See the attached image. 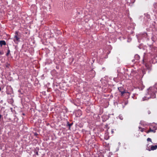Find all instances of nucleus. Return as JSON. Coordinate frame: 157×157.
Here are the masks:
<instances>
[{"label":"nucleus","mask_w":157,"mask_h":157,"mask_svg":"<svg viewBox=\"0 0 157 157\" xmlns=\"http://www.w3.org/2000/svg\"><path fill=\"white\" fill-rule=\"evenodd\" d=\"M156 92V90L154 87H150L148 89V94L150 95V98H155L156 97L155 93Z\"/></svg>","instance_id":"1"},{"label":"nucleus","mask_w":157,"mask_h":157,"mask_svg":"<svg viewBox=\"0 0 157 157\" xmlns=\"http://www.w3.org/2000/svg\"><path fill=\"white\" fill-rule=\"evenodd\" d=\"M19 34V33L18 31H16L15 32V35L13 38V41L16 44H18L20 41V36Z\"/></svg>","instance_id":"2"},{"label":"nucleus","mask_w":157,"mask_h":157,"mask_svg":"<svg viewBox=\"0 0 157 157\" xmlns=\"http://www.w3.org/2000/svg\"><path fill=\"white\" fill-rule=\"evenodd\" d=\"M143 63L145 65L146 67L147 68L148 70H150L151 69L150 66L147 63V59L145 58L144 57H143Z\"/></svg>","instance_id":"3"},{"label":"nucleus","mask_w":157,"mask_h":157,"mask_svg":"<svg viewBox=\"0 0 157 157\" xmlns=\"http://www.w3.org/2000/svg\"><path fill=\"white\" fill-rule=\"evenodd\" d=\"M156 129H157V127H153V126H151L150 127L149 130L148 131H146V132L147 133H148L151 132H152L154 133H155V130Z\"/></svg>","instance_id":"4"},{"label":"nucleus","mask_w":157,"mask_h":157,"mask_svg":"<svg viewBox=\"0 0 157 157\" xmlns=\"http://www.w3.org/2000/svg\"><path fill=\"white\" fill-rule=\"evenodd\" d=\"M118 90L119 91V92L121 93V96H123L124 94L127 93L125 90H123V88L122 87H118Z\"/></svg>","instance_id":"5"},{"label":"nucleus","mask_w":157,"mask_h":157,"mask_svg":"<svg viewBox=\"0 0 157 157\" xmlns=\"http://www.w3.org/2000/svg\"><path fill=\"white\" fill-rule=\"evenodd\" d=\"M157 148V145H155V146L151 145V148H149L148 147L147 148V150L149 151H151V150H156Z\"/></svg>","instance_id":"6"},{"label":"nucleus","mask_w":157,"mask_h":157,"mask_svg":"<svg viewBox=\"0 0 157 157\" xmlns=\"http://www.w3.org/2000/svg\"><path fill=\"white\" fill-rule=\"evenodd\" d=\"M6 42L4 40H1L0 41V45L1 46L2 45H6Z\"/></svg>","instance_id":"7"},{"label":"nucleus","mask_w":157,"mask_h":157,"mask_svg":"<svg viewBox=\"0 0 157 157\" xmlns=\"http://www.w3.org/2000/svg\"><path fill=\"white\" fill-rule=\"evenodd\" d=\"M135 58L136 60H139L140 59V56L138 55H136L135 56Z\"/></svg>","instance_id":"8"},{"label":"nucleus","mask_w":157,"mask_h":157,"mask_svg":"<svg viewBox=\"0 0 157 157\" xmlns=\"http://www.w3.org/2000/svg\"><path fill=\"white\" fill-rule=\"evenodd\" d=\"M72 123L70 124L68 121L67 122V126L69 127V129H70L72 125Z\"/></svg>","instance_id":"9"},{"label":"nucleus","mask_w":157,"mask_h":157,"mask_svg":"<svg viewBox=\"0 0 157 157\" xmlns=\"http://www.w3.org/2000/svg\"><path fill=\"white\" fill-rule=\"evenodd\" d=\"M108 134L107 133H106L105 134V138L106 140H108L109 138V136H107Z\"/></svg>","instance_id":"10"},{"label":"nucleus","mask_w":157,"mask_h":157,"mask_svg":"<svg viewBox=\"0 0 157 157\" xmlns=\"http://www.w3.org/2000/svg\"><path fill=\"white\" fill-rule=\"evenodd\" d=\"M77 112L79 113L78 115H77V117L80 116L81 115H82V112L80 110H78Z\"/></svg>","instance_id":"11"},{"label":"nucleus","mask_w":157,"mask_h":157,"mask_svg":"<svg viewBox=\"0 0 157 157\" xmlns=\"http://www.w3.org/2000/svg\"><path fill=\"white\" fill-rule=\"evenodd\" d=\"M34 152L35 153V154H36L37 155H38V151L36 149H35L34 150Z\"/></svg>","instance_id":"12"},{"label":"nucleus","mask_w":157,"mask_h":157,"mask_svg":"<svg viewBox=\"0 0 157 157\" xmlns=\"http://www.w3.org/2000/svg\"><path fill=\"white\" fill-rule=\"evenodd\" d=\"M139 130L141 132H143L144 131V128H142L140 127H139Z\"/></svg>","instance_id":"13"},{"label":"nucleus","mask_w":157,"mask_h":157,"mask_svg":"<svg viewBox=\"0 0 157 157\" xmlns=\"http://www.w3.org/2000/svg\"><path fill=\"white\" fill-rule=\"evenodd\" d=\"M153 87H154L156 90H157V83H156Z\"/></svg>","instance_id":"14"},{"label":"nucleus","mask_w":157,"mask_h":157,"mask_svg":"<svg viewBox=\"0 0 157 157\" xmlns=\"http://www.w3.org/2000/svg\"><path fill=\"white\" fill-rule=\"evenodd\" d=\"M10 51L9 49H8L7 51V52L6 54V56H8L9 55V54L10 53Z\"/></svg>","instance_id":"15"},{"label":"nucleus","mask_w":157,"mask_h":157,"mask_svg":"<svg viewBox=\"0 0 157 157\" xmlns=\"http://www.w3.org/2000/svg\"><path fill=\"white\" fill-rule=\"evenodd\" d=\"M123 103L124 104V105H126L128 104V100H126L124 101Z\"/></svg>","instance_id":"16"},{"label":"nucleus","mask_w":157,"mask_h":157,"mask_svg":"<svg viewBox=\"0 0 157 157\" xmlns=\"http://www.w3.org/2000/svg\"><path fill=\"white\" fill-rule=\"evenodd\" d=\"M146 70L145 69H143L142 70V73L144 75L146 73Z\"/></svg>","instance_id":"17"},{"label":"nucleus","mask_w":157,"mask_h":157,"mask_svg":"<svg viewBox=\"0 0 157 157\" xmlns=\"http://www.w3.org/2000/svg\"><path fill=\"white\" fill-rule=\"evenodd\" d=\"M146 98H147L146 97H144V98H143V101H144V100H147V99H149V97H147V99H146Z\"/></svg>","instance_id":"18"},{"label":"nucleus","mask_w":157,"mask_h":157,"mask_svg":"<svg viewBox=\"0 0 157 157\" xmlns=\"http://www.w3.org/2000/svg\"><path fill=\"white\" fill-rule=\"evenodd\" d=\"M147 141H150V142H151V138H148L147 139Z\"/></svg>","instance_id":"19"},{"label":"nucleus","mask_w":157,"mask_h":157,"mask_svg":"<svg viewBox=\"0 0 157 157\" xmlns=\"http://www.w3.org/2000/svg\"><path fill=\"white\" fill-rule=\"evenodd\" d=\"M119 118H120V119L121 120H122L123 119V117H122V116H119Z\"/></svg>","instance_id":"20"},{"label":"nucleus","mask_w":157,"mask_h":157,"mask_svg":"<svg viewBox=\"0 0 157 157\" xmlns=\"http://www.w3.org/2000/svg\"><path fill=\"white\" fill-rule=\"evenodd\" d=\"M111 132H112V134H113V133H114V131H113V129H112V130H111Z\"/></svg>","instance_id":"21"},{"label":"nucleus","mask_w":157,"mask_h":157,"mask_svg":"<svg viewBox=\"0 0 157 157\" xmlns=\"http://www.w3.org/2000/svg\"><path fill=\"white\" fill-rule=\"evenodd\" d=\"M150 113H151V112H150V111H148V113L149 114H150Z\"/></svg>","instance_id":"22"},{"label":"nucleus","mask_w":157,"mask_h":157,"mask_svg":"<svg viewBox=\"0 0 157 157\" xmlns=\"http://www.w3.org/2000/svg\"><path fill=\"white\" fill-rule=\"evenodd\" d=\"M1 87H0V91H1Z\"/></svg>","instance_id":"23"},{"label":"nucleus","mask_w":157,"mask_h":157,"mask_svg":"<svg viewBox=\"0 0 157 157\" xmlns=\"http://www.w3.org/2000/svg\"><path fill=\"white\" fill-rule=\"evenodd\" d=\"M23 115H25V114H24V113H23Z\"/></svg>","instance_id":"24"}]
</instances>
